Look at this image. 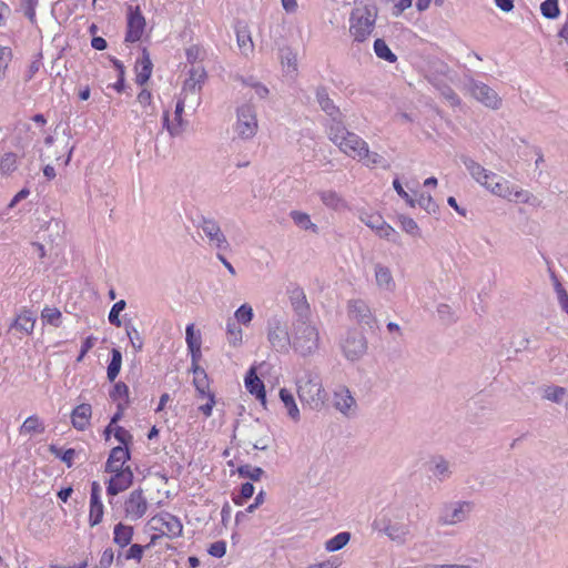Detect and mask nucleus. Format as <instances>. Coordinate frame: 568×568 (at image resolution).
<instances>
[{"label":"nucleus","mask_w":568,"mask_h":568,"mask_svg":"<svg viewBox=\"0 0 568 568\" xmlns=\"http://www.w3.org/2000/svg\"><path fill=\"white\" fill-rule=\"evenodd\" d=\"M318 194L323 204L328 209L338 211L346 207L345 200L335 191H321Z\"/></svg>","instance_id":"nucleus-32"},{"label":"nucleus","mask_w":568,"mask_h":568,"mask_svg":"<svg viewBox=\"0 0 568 568\" xmlns=\"http://www.w3.org/2000/svg\"><path fill=\"white\" fill-rule=\"evenodd\" d=\"M528 345H529L528 337L521 336V335L513 336L508 352L510 351V348H513L514 353L517 354L521 351L527 349Z\"/></svg>","instance_id":"nucleus-62"},{"label":"nucleus","mask_w":568,"mask_h":568,"mask_svg":"<svg viewBox=\"0 0 568 568\" xmlns=\"http://www.w3.org/2000/svg\"><path fill=\"white\" fill-rule=\"evenodd\" d=\"M541 13L547 19H556L559 13L558 0H545L540 6Z\"/></svg>","instance_id":"nucleus-50"},{"label":"nucleus","mask_w":568,"mask_h":568,"mask_svg":"<svg viewBox=\"0 0 568 568\" xmlns=\"http://www.w3.org/2000/svg\"><path fill=\"white\" fill-rule=\"evenodd\" d=\"M374 51L375 54L389 63H394L397 60V57L393 51L389 49L387 43L383 39H376L374 42Z\"/></svg>","instance_id":"nucleus-40"},{"label":"nucleus","mask_w":568,"mask_h":568,"mask_svg":"<svg viewBox=\"0 0 568 568\" xmlns=\"http://www.w3.org/2000/svg\"><path fill=\"white\" fill-rule=\"evenodd\" d=\"M185 53H186V60L191 64H194L197 61H202L205 55V51L196 44L187 48Z\"/></svg>","instance_id":"nucleus-59"},{"label":"nucleus","mask_w":568,"mask_h":568,"mask_svg":"<svg viewBox=\"0 0 568 568\" xmlns=\"http://www.w3.org/2000/svg\"><path fill=\"white\" fill-rule=\"evenodd\" d=\"M460 162L467 169L470 176L480 185L487 184V179L496 180L497 174L486 170L481 164L466 154L459 155Z\"/></svg>","instance_id":"nucleus-18"},{"label":"nucleus","mask_w":568,"mask_h":568,"mask_svg":"<svg viewBox=\"0 0 568 568\" xmlns=\"http://www.w3.org/2000/svg\"><path fill=\"white\" fill-rule=\"evenodd\" d=\"M378 9L373 0H359L351 13L349 32L358 42L365 41L374 30Z\"/></svg>","instance_id":"nucleus-1"},{"label":"nucleus","mask_w":568,"mask_h":568,"mask_svg":"<svg viewBox=\"0 0 568 568\" xmlns=\"http://www.w3.org/2000/svg\"><path fill=\"white\" fill-rule=\"evenodd\" d=\"M236 40L237 45L242 50L243 54L247 55L248 53L253 52V41L246 27L236 30Z\"/></svg>","instance_id":"nucleus-38"},{"label":"nucleus","mask_w":568,"mask_h":568,"mask_svg":"<svg viewBox=\"0 0 568 568\" xmlns=\"http://www.w3.org/2000/svg\"><path fill=\"white\" fill-rule=\"evenodd\" d=\"M359 220L376 233L384 219L379 214L363 213L359 215Z\"/></svg>","instance_id":"nucleus-56"},{"label":"nucleus","mask_w":568,"mask_h":568,"mask_svg":"<svg viewBox=\"0 0 568 568\" xmlns=\"http://www.w3.org/2000/svg\"><path fill=\"white\" fill-rule=\"evenodd\" d=\"M434 476L438 477L439 480L445 479L449 476V464L445 459L440 458L437 462H435V465L432 469Z\"/></svg>","instance_id":"nucleus-57"},{"label":"nucleus","mask_w":568,"mask_h":568,"mask_svg":"<svg viewBox=\"0 0 568 568\" xmlns=\"http://www.w3.org/2000/svg\"><path fill=\"white\" fill-rule=\"evenodd\" d=\"M291 219L294 223L301 227L302 230H311L313 233H318V227L311 221V217L307 213L300 211H292L290 213Z\"/></svg>","instance_id":"nucleus-35"},{"label":"nucleus","mask_w":568,"mask_h":568,"mask_svg":"<svg viewBox=\"0 0 568 568\" xmlns=\"http://www.w3.org/2000/svg\"><path fill=\"white\" fill-rule=\"evenodd\" d=\"M440 95L452 105L457 106L460 104V99L457 93L447 84H436Z\"/></svg>","instance_id":"nucleus-48"},{"label":"nucleus","mask_w":568,"mask_h":568,"mask_svg":"<svg viewBox=\"0 0 568 568\" xmlns=\"http://www.w3.org/2000/svg\"><path fill=\"white\" fill-rule=\"evenodd\" d=\"M126 306V303L124 300H120L118 301L116 303L113 304L110 313H109V322L116 326V327H120L122 325V322L119 317L120 315V312H122Z\"/></svg>","instance_id":"nucleus-54"},{"label":"nucleus","mask_w":568,"mask_h":568,"mask_svg":"<svg viewBox=\"0 0 568 568\" xmlns=\"http://www.w3.org/2000/svg\"><path fill=\"white\" fill-rule=\"evenodd\" d=\"M17 169V155L12 152L6 153L0 161V171L9 174Z\"/></svg>","instance_id":"nucleus-53"},{"label":"nucleus","mask_w":568,"mask_h":568,"mask_svg":"<svg viewBox=\"0 0 568 568\" xmlns=\"http://www.w3.org/2000/svg\"><path fill=\"white\" fill-rule=\"evenodd\" d=\"M348 314L352 318L357 321L359 324L372 326L375 318L372 314L371 308L366 302L362 300H353L348 303Z\"/></svg>","instance_id":"nucleus-24"},{"label":"nucleus","mask_w":568,"mask_h":568,"mask_svg":"<svg viewBox=\"0 0 568 568\" xmlns=\"http://www.w3.org/2000/svg\"><path fill=\"white\" fill-rule=\"evenodd\" d=\"M185 341L192 356V362H197L201 356V334L194 333V324H189L185 331Z\"/></svg>","instance_id":"nucleus-30"},{"label":"nucleus","mask_w":568,"mask_h":568,"mask_svg":"<svg viewBox=\"0 0 568 568\" xmlns=\"http://www.w3.org/2000/svg\"><path fill=\"white\" fill-rule=\"evenodd\" d=\"M92 415V407L90 404H80L71 413L72 426L78 430H84Z\"/></svg>","instance_id":"nucleus-26"},{"label":"nucleus","mask_w":568,"mask_h":568,"mask_svg":"<svg viewBox=\"0 0 568 568\" xmlns=\"http://www.w3.org/2000/svg\"><path fill=\"white\" fill-rule=\"evenodd\" d=\"M474 509L471 501H457L445 505L438 523L444 526H454L468 519Z\"/></svg>","instance_id":"nucleus-10"},{"label":"nucleus","mask_w":568,"mask_h":568,"mask_svg":"<svg viewBox=\"0 0 568 568\" xmlns=\"http://www.w3.org/2000/svg\"><path fill=\"white\" fill-rule=\"evenodd\" d=\"M258 130L256 110L253 104L244 103L236 110L234 131L242 140L253 139Z\"/></svg>","instance_id":"nucleus-6"},{"label":"nucleus","mask_w":568,"mask_h":568,"mask_svg":"<svg viewBox=\"0 0 568 568\" xmlns=\"http://www.w3.org/2000/svg\"><path fill=\"white\" fill-rule=\"evenodd\" d=\"M103 504L101 499L90 500V525L97 526L102 521L103 518Z\"/></svg>","instance_id":"nucleus-47"},{"label":"nucleus","mask_w":568,"mask_h":568,"mask_svg":"<svg viewBox=\"0 0 568 568\" xmlns=\"http://www.w3.org/2000/svg\"><path fill=\"white\" fill-rule=\"evenodd\" d=\"M149 504L142 488L132 490L124 501L123 509L125 518L131 521L141 519L146 510Z\"/></svg>","instance_id":"nucleus-13"},{"label":"nucleus","mask_w":568,"mask_h":568,"mask_svg":"<svg viewBox=\"0 0 568 568\" xmlns=\"http://www.w3.org/2000/svg\"><path fill=\"white\" fill-rule=\"evenodd\" d=\"M192 372H193V385L199 393L200 397H204L209 390V377L204 368L197 365V362H192Z\"/></svg>","instance_id":"nucleus-29"},{"label":"nucleus","mask_w":568,"mask_h":568,"mask_svg":"<svg viewBox=\"0 0 568 568\" xmlns=\"http://www.w3.org/2000/svg\"><path fill=\"white\" fill-rule=\"evenodd\" d=\"M13 326L26 333V334H30L32 331H33V327H34V317H33V314L32 312L30 311H24L22 312L14 321V324Z\"/></svg>","instance_id":"nucleus-37"},{"label":"nucleus","mask_w":568,"mask_h":568,"mask_svg":"<svg viewBox=\"0 0 568 568\" xmlns=\"http://www.w3.org/2000/svg\"><path fill=\"white\" fill-rule=\"evenodd\" d=\"M351 539V534L347 531H343L328 539L325 542V548L328 551H338L344 548Z\"/></svg>","instance_id":"nucleus-41"},{"label":"nucleus","mask_w":568,"mask_h":568,"mask_svg":"<svg viewBox=\"0 0 568 568\" xmlns=\"http://www.w3.org/2000/svg\"><path fill=\"white\" fill-rule=\"evenodd\" d=\"M128 459H130V452L126 447L116 446L112 448L110 455H109V466L115 462L119 463H125Z\"/></svg>","instance_id":"nucleus-51"},{"label":"nucleus","mask_w":568,"mask_h":568,"mask_svg":"<svg viewBox=\"0 0 568 568\" xmlns=\"http://www.w3.org/2000/svg\"><path fill=\"white\" fill-rule=\"evenodd\" d=\"M400 224L406 233L410 235H416L418 233V225L412 217L400 216Z\"/></svg>","instance_id":"nucleus-63"},{"label":"nucleus","mask_w":568,"mask_h":568,"mask_svg":"<svg viewBox=\"0 0 568 568\" xmlns=\"http://www.w3.org/2000/svg\"><path fill=\"white\" fill-rule=\"evenodd\" d=\"M44 425L37 415L29 416L21 425L19 432L21 435L42 434Z\"/></svg>","instance_id":"nucleus-34"},{"label":"nucleus","mask_w":568,"mask_h":568,"mask_svg":"<svg viewBox=\"0 0 568 568\" xmlns=\"http://www.w3.org/2000/svg\"><path fill=\"white\" fill-rule=\"evenodd\" d=\"M199 227L207 237L210 244L214 245L217 250L227 251L230 248V243L215 220L202 217Z\"/></svg>","instance_id":"nucleus-15"},{"label":"nucleus","mask_w":568,"mask_h":568,"mask_svg":"<svg viewBox=\"0 0 568 568\" xmlns=\"http://www.w3.org/2000/svg\"><path fill=\"white\" fill-rule=\"evenodd\" d=\"M341 348L348 361L356 362L366 354L367 339L364 334L357 331H349L342 341Z\"/></svg>","instance_id":"nucleus-11"},{"label":"nucleus","mask_w":568,"mask_h":568,"mask_svg":"<svg viewBox=\"0 0 568 568\" xmlns=\"http://www.w3.org/2000/svg\"><path fill=\"white\" fill-rule=\"evenodd\" d=\"M153 520L160 524L158 529L162 532V535H165L171 539L182 535L183 525L176 516L170 513H162L154 517Z\"/></svg>","instance_id":"nucleus-19"},{"label":"nucleus","mask_w":568,"mask_h":568,"mask_svg":"<svg viewBox=\"0 0 568 568\" xmlns=\"http://www.w3.org/2000/svg\"><path fill=\"white\" fill-rule=\"evenodd\" d=\"M245 387L252 394L255 395L257 399L262 402L264 405L266 402V393L264 388L263 382L256 375L255 368H250L245 376Z\"/></svg>","instance_id":"nucleus-27"},{"label":"nucleus","mask_w":568,"mask_h":568,"mask_svg":"<svg viewBox=\"0 0 568 568\" xmlns=\"http://www.w3.org/2000/svg\"><path fill=\"white\" fill-rule=\"evenodd\" d=\"M145 27V19L140 8L130 6L128 9L126 42H136L141 39Z\"/></svg>","instance_id":"nucleus-16"},{"label":"nucleus","mask_w":568,"mask_h":568,"mask_svg":"<svg viewBox=\"0 0 568 568\" xmlns=\"http://www.w3.org/2000/svg\"><path fill=\"white\" fill-rule=\"evenodd\" d=\"M149 547L150 545L141 546L139 544H133L125 552L118 554L116 561L120 562L123 557L125 560H136L140 562L143 557L144 549Z\"/></svg>","instance_id":"nucleus-42"},{"label":"nucleus","mask_w":568,"mask_h":568,"mask_svg":"<svg viewBox=\"0 0 568 568\" xmlns=\"http://www.w3.org/2000/svg\"><path fill=\"white\" fill-rule=\"evenodd\" d=\"M186 103L190 106H192L190 104L189 94H183V97L181 95V98L176 102L175 112H174L175 113V121H176V123H170V121H169V113L164 112L163 125L166 128V130L169 131V133L172 136H178V135H180L183 132L185 123H184V121L182 119V113L184 111V105Z\"/></svg>","instance_id":"nucleus-20"},{"label":"nucleus","mask_w":568,"mask_h":568,"mask_svg":"<svg viewBox=\"0 0 568 568\" xmlns=\"http://www.w3.org/2000/svg\"><path fill=\"white\" fill-rule=\"evenodd\" d=\"M365 164L367 166H379L384 170H388L390 168L389 162L381 154L376 152H371L368 150V154L364 156Z\"/></svg>","instance_id":"nucleus-49"},{"label":"nucleus","mask_w":568,"mask_h":568,"mask_svg":"<svg viewBox=\"0 0 568 568\" xmlns=\"http://www.w3.org/2000/svg\"><path fill=\"white\" fill-rule=\"evenodd\" d=\"M133 527L119 523L113 529V541L119 547L124 548L130 545L133 537Z\"/></svg>","instance_id":"nucleus-31"},{"label":"nucleus","mask_w":568,"mask_h":568,"mask_svg":"<svg viewBox=\"0 0 568 568\" xmlns=\"http://www.w3.org/2000/svg\"><path fill=\"white\" fill-rule=\"evenodd\" d=\"M491 194L520 203H529L532 195L524 190H514L509 182L497 175L496 180L487 179V184L483 185Z\"/></svg>","instance_id":"nucleus-9"},{"label":"nucleus","mask_w":568,"mask_h":568,"mask_svg":"<svg viewBox=\"0 0 568 568\" xmlns=\"http://www.w3.org/2000/svg\"><path fill=\"white\" fill-rule=\"evenodd\" d=\"M321 336L317 326L310 320H295L292 324L291 347L301 356H310L320 349Z\"/></svg>","instance_id":"nucleus-4"},{"label":"nucleus","mask_w":568,"mask_h":568,"mask_svg":"<svg viewBox=\"0 0 568 568\" xmlns=\"http://www.w3.org/2000/svg\"><path fill=\"white\" fill-rule=\"evenodd\" d=\"M132 483L133 473L130 467H125L123 471H119L109 479L106 493L110 496H115L126 490L132 485Z\"/></svg>","instance_id":"nucleus-23"},{"label":"nucleus","mask_w":568,"mask_h":568,"mask_svg":"<svg viewBox=\"0 0 568 568\" xmlns=\"http://www.w3.org/2000/svg\"><path fill=\"white\" fill-rule=\"evenodd\" d=\"M254 316L253 308L250 304H242L234 313V318L237 323L247 326Z\"/></svg>","instance_id":"nucleus-46"},{"label":"nucleus","mask_w":568,"mask_h":568,"mask_svg":"<svg viewBox=\"0 0 568 568\" xmlns=\"http://www.w3.org/2000/svg\"><path fill=\"white\" fill-rule=\"evenodd\" d=\"M374 273L376 285L381 291L389 293L395 291L396 283L388 266L382 263H376L374 265Z\"/></svg>","instance_id":"nucleus-25"},{"label":"nucleus","mask_w":568,"mask_h":568,"mask_svg":"<svg viewBox=\"0 0 568 568\" xmlns=\"http://www.w3.org/2000/svg\"><path fill=\"white\" fill-rule=\"evenodd\" d=\"M316 101L321 109L331 118L332 124L343 122V114L339 108L336 106L333 100L329 98L325 87H318L316 89Z\"/></svg>","instance_id":"nucleus-21"},{"label":"nucleus","mask_w":568,"mask_h":568,"mask_svg":"<svg viewBox=\"0 0 568 568\" xmlns=\"http://www.w3.org/2000/svg\"><path fill=\"white\" fill-rule=\"evenodd\" d=\"M280 59L284 67H286L287 72H296L297 70V60L296 54L293 52L291 48H282L280 50Z\"/></svg>","instance_id":"nucleus-44"},{"label":"nucleus","mask_w":568,"mask_h":568,"mask_svg":"<svg viewBox=\"0 0 568 568\" xmlns=\"http://www.w3.org/2000/svg\"><path fill=\"white\" fill-rule=\"evenodd\" d=\"M437 314L439 318L445 323H450L454 321V313L452 307L447 304H439L437 306Z\"/></svg>","instance_id":"nucleus-64"},{"label":"nucleus","mask_w":568,"mask_h":568,"mask_svg":"<svg viewBox=\"0 0 568 568\" xmlns=\"http://www.w3.org/2000/svg\"><path fill=\"white\" fill-rule=\"evenodd\" d=\"M415 201L416 204L426 210L428 213L436 211L437 205L434 202L432 195L428 193H420L418 199Z\"/></svg>","instance_id":"nucleus-61"},{"label":"nucleus","mask_w":568,"mask_h":568,"mask_svg":"<svg viewBox=\"0 0 568 568\" xmlns=\"http://www.w3.org/2000/svg\"><path fill=\"white\" fill-rule=\"evenodd\" d=\"M125 329L132 347L136 351H142L143 339L138 329L133 326H126Z\"/></svg>","instance_id":"nucleus-60"},{"label":"nucleus","mask_w":568,"mask_h":568,"mask_svg":"<svg viewBox=\"0 0 568 568\" xmlns=\"http://www.w3.org/2000/svg\"><path fill=\"white\" fill-rule=\"evenodd\" d=\"M567 394V389L561 386H546L542 390V398L556 404H560Z\"/></svg>","instance_id":"nucleus-43"},{"label":"nucleus","mask_w":568,"mask_h":568,"mask_svg":"<svg viewBox=\"0 0 568 568\" xmlns=\"http://www.w3.org/2000/svg\"><path fill=\"white\" fill-rule=\"evenodd\" d=\"M376 235H378L381 239L396 242L397 232L383 220V222L381 223V225L376 232Z\"/></svg>","instance_id":"nucleus-58"},{"label":"nucleus","mask_w":568,"mask_h":568,"mask_svg":"<svg viewBox=\"0 0 568 568\" xmlns=\"http://www.w3.org/2000/svg\"><path fill=\"white\" fill-rule=\"evenodd\" d=\"M373 527L399 546L407 544L414 537L410 520L404 511H396L377 518L374 520Z\"/></svg>","instance_id":"nucleus-2"},{"label":"nucleus","mask_w":568,"mask_h":568,"mask_svg":"<svg viewBox=\"0 0 568 568\" xmlns=\"http://www.w3.org/2000/svg\"><path fill=\"white\" fill-rule=\"evenodd\" d=\"M111 355V362L106 368V376L110 382H113L121 371L122 353L118 348H112Z\"/></svg>","instance_id":"nucleus-36"},{"label":"nucleus","mask_w":568,"mask_h":568,"mask_svg":"<svg viewBox=\"0 0 568 568\" xmlns=\"http://www.w3.org/2000/svg\"><path fill=\"white\" fill-rule=\"evenodd\" d=\"M470 94L478 102L491 110L501 108L503 100L498 93L487 84L478 81H471L469 87Z\"/></svg>","instance_id":"nucleus-14"},{"label":"nucleus","mask_w":568,"mask_h":568,"mask_svg":"<svg viewBox=\"0 0 568 568\" xmlns=\"http://www.w3.org/2000/svg\"><path fill=\"white\" fill-rule=\"evenodd\" d=\"M110 397L113 400L124 398L123 404L128 405L129 404V387L122 382L116 383L113 386V389L110 392Z\"/></svg>","instance_id":"nucleus-55"},{"label":"nucleus","mask_w":568,"mask_h":568,"mask_svg":"<svg viewBox=\"0 0 568 568\" xmlns=\"http://www.w3.org/2000/svg\"><path fill=\"white\" fill-rule=\"evenodd\" d=\"M207 79V73L202 65H193L189 70V77L184 81L181 95L189 94L190 104L195 110L200 103V92Z\"/></svg>","instance_id":"nucleus-8"},{"label":"nucleus","mask_w":568,"mask_h":568,"mask_svg":"<svg viewBox=\"0 0 568 568\" xmlns=\"http://www.w3.org/2000/svg\"><path fill=\"white\" fill-rule=\"evenodd\" d=\"M328 139L349 158L364 160L368 154V144L359 135L346 129L344 121L331 124Z\"/></svg>","instance_id":"nucleus-3"},{"label":"nucleus","mask_w":568,"mask_h":568,"mask_svg":"<svg viewBox=\"0 0 568 568\" xmlns=\"http://www.w3.org/2000/svg\"><path fill=\"white\" fill-rule=\"evenodd\" d=\"M290 301L296 320H310V304L303 288L295 286L290 290Z\"/></svg>","instance_id":"nucleus-22"},{"label":"nucleus","mask_w":568,"mask_h":568,"mask_svg":"<svg viewBox=\"0 0 568 568\" xmlns=\"http://www.w3.org/2000/svg\"><path fill=\"white\" fill-rule=\"evenodd\" d=\"M297 395L311 409L320 410L326 399L321 377L315 373H306L297 381Z\"/></svg>","instance_id":"nucleus-5"},{"label":"nucleus","mask_w":568,"mask_h":568,"mask_svg":"<svg viewBox=\"0 0 568 568\" xmlns=\"http://www.w3.org/2000/svg\"><path fill=\"white\" fill-rule=\"evenodd\" d=\"M280 398L284 404V407L287 410V415L294 420H300V409L295 403L293 394L286 388H281Z\"/></svg>","instance_id":"nucleus-33"},{"label":"nucleus","mask_w":568,"mask_h":568,"mask_svg":"<svg viewBox=\"0 0 568 568\" xmlns=\"http://www.w3.org/2000/svg\"><path fill=\"white\" fill-rule=\"evenodd\" d=\"M267 341L273 349L287 353L291 347L292 335L288 333L286 321L282 316H273L267 322Z\"/></svg>","instance_id":"nucleus-7"},{"label":"nucleus","mask_w":568,"mask_h":568,"mask_svg":"<svg viewBox=\"0 0 568 568\" xmlns=\"http://www.w3.org/2000/svg\"><path fill=\"white\" fill-rule=\"evenodd\" d=\"M237 473L243 478H248L253 481H258L261 477L265 474V471L257 466H252L250 464L242 465L237 468Z\"/></svg>","instance_id":"nucleus-45"},{"label":"nucleus","mask_w":568,"mask_h":568,"mask_svg":"<svg viewBox=\"0 0 568 568\" xmlns=\"http://www.w3.org/2000/svg\"><path fill=\"white\" fill-rule=\"evenodd\" d=\"M334 407L346 417H353L357 412V403L346 386H339L334 392Z\"/></svg>","instance_id":"nucleus-17"},{"label":"nucleus","mask_w":568,"mask_h":568,"mask_svg":"<svg viewBox=\"0 0 568 568\" xmlns=\"http://www.w3.org/2000/svg\"><path fill=\"white\" fill-rule=\"evenodd\" d=\"M41 316L49 324H51L55 327L60 326V323H61L60 320L62 317V314L58 308L47 306L43 308Z\"/></svg>","instance_id":"nucleus-52"},{"label":"nucleus","mask_w":568,"mask_h":568,"mask_svg":"<svg viewBox=\"0 0 568 568\" xmlns=\"http://www.w3.org/2000/svg\"><path fill=\"white\" fill-rule=\"evenodd\" d=\"M273 438L268 427L254 420L247 426L244 435V443L251 445L254 449L267 450L271 446Z\"/></svg>","instance_id":"nucleus-12"},{"label":"nucleus","mask_w":568,"mask_h":568,"mask_svg":"<svg viewBox=\"0 0 568 568\" xmlns=\"http://www.w3.org/2000/svg\"><path fill=\"white\" fill-rule=\"evenodd\" d=\"M152 61L146 49H143L142 57L136 61V83L143 85L149 81L152 73Z\"/></svg>","instance_id":"nucleus-28"},{"label":"nucleus","mask_w":568,"mask_h":568,"mask_svg":"<svg viewBox=\"0 0 568 568\" xmlns=\"http://www.w3.org/2000/svg\"><path fill=\"white\" fill-rule=\"evenodd\" d=\"M226 335L227 342L230 345L237 347L242 344L243 341V331L242 328L232 320L227 321L226 324Z\"/></svg>","instance_id":"nucleus-39"}]
</instances>
